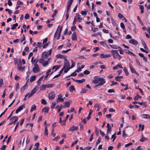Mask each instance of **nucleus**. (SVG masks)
<instances>
[{"label": "nucleus", "mask_w": 150, "mask_h": 150, "mask_svg": "<svg viewBox=\"0 0 150 150\" xmlns=\"http://www.w3.org/2000/svg\"><path fill=\"white\" fill-rule=\"evenodd\" d=\"M25 69V67H18V69L19 70V71H21V70H22L23 71V70H24Z\"/></svg>", "instance_id": "63"}, {"label": "nucleus", "mask_w": 150, "mask_h": 150, "mask_svg": "<svg viewBox=\"0 0 150 150\" xmlns=\"http://www.w3.org/2000/svg\"><path fill=\"white\" fill-rule=\"evenodd\" d=\"M111 52L112 53L113 57L114 59H117L119 60L121 59L122 57L119 54L117 50H112L111 51Z\"/></svg>", "instance_id": "3"}, {"label": "nucleus", "mask_w": 150, "mask_h": 150, "mask_svg": "<svg viewBox=\"0 0 150 150\" xmlns=\"http://www.w3.org/2000/svg\"><path fill=\"white\" fill-rule=\"evenodd\" d=\"M49 99H52L54 98L55 97V94L53 91L49 93Z\"/></svg>", "instance_id": "13"}, {"label": "nucleus", "mask_w": 150, "mask_h": 150, "mask_svg": "<svg viewBox=\"0 0 150 150\" xmlns=\"http://www.w3.org/2000/svg\"><path fill=\"white\" fill-rule=\"evenodd\" d=\"M129 42L133 45H137L138 43L137 41L133 39H131L129 41Z\"/></svg>", "instance_id": "17"}, {"label": "nucleus", "mask_w": 150, "mask_h": 150, "mask_svg": "<svg viewBox=\"0 0 150 150\" xmlns=\"http://www.w3.org/2000/svg\"><path fill=\"white\" fill-rule=\"evenodd\" d=\"M115 79L117 81H121V80L119 78V77H118V76H116L115 78Z\"/></svg>", "instance_id": "51"}, {"label": "nucleus", "mask_w": 150, "mask_h": 150, "mask_svg": "<svg viewBox=\"0 0 150 150\" xmlns=\"http://www.w3.org/2000/svg\"><path fill=\"white\" fill-rule=\"evenodd\" d=\"M142 137L141 139H140V141L142 142H145L146 140H148L147 138L144 137L143 135L142 136Z\"/></svg>", "instance_id": "31"}, {"label": "nucleus", "mask_w": 150, "mask_h": 150, "mask_svg": "<svg viewBox=\"0 0 150 150\" xmlns=\"http://www.w3.org/2000/svg\"><path fill=\"white\" fill-rule=\"evenodd\" d=\"M76 72V71H75L74 72H73V73H72L70 75L68 76V77H69L71 76H75L77 75V73Z\"/></svg>", "instance_id": "48"}, {"label": "nucleus", "mask_w": 150, "mask_h": 150, "mask_svg": "<svg viewBox=\"0 0 150 150\" xmlns=\"http://www.w3.org/2000/svg\"><path fill=\"white\" fill-rule=\"evenodd\" d=\"M110 47L114 49H118L120 48V47L118 46H117L115 45H110Z\"/></svg>", "instance_id": "35"}, {"label": "nucleus", "mask_w": 150, "mask_h": 150, "mask_svg": "<svg viewBox=\"0 0 150 150\" xmlns=\"http://www.w3.org/2000/svg\"><path fill=\"white\" fill-rule=\"evenodd\" d=\"M84 74H88L90 73V72L87 70H85L84 72Z\"/></svg>", "instance_id": "64"}, {"label": "nucleus", "mask_w": 150, "mask_h": 150, "mask_svg": "<svg viewBox=\"0 0 150 150\" xmlns=\"http://www.w3.org/2000/svg\"><path fill=\"white\" fill-rule=\"evenodd\" d=\"M107 127L108 129L107 131V134L109 133V132H111V127L110 126L109 123H108L107 125Z\"/></svg>", "instance_id": "19"}, {"label": "nucleus", "mask_w": 150, "mask_h": 150, "mask_svg": "<svg viewBox=\"0 0 150 150\" xmlns=\"http://www.w3.org/2000/svg\"><path fill=\"white\" fill-rule=\"evenodd\" d=\"M63 68L64 69V72L67 73L70 69V64L66 58H64V62Z\"/></svg>", "instance_id": "1"}, {"label": "nucleus", "mask_w": 150, "mask_h": 150, "mask_svg": "<svg viewBox=\"0 0 150 150\" xmlns=\"http://www.w3.org/2000/svg\"><path fill=\"white\" fill-rule=\"evenodd\" d=\"M139 127H140V128L142 127L141 130L142 131L144 129V125H143L142 126V125L141 124H139Z\"/></svg>", "instance_id": "58"}, {"label": "nucleus", "mask_w": 150, "mask_h": 150, "mask_svg": "<svg viewBox=\"0 0 150 150\" xmlns=\"http://www.w3.org/2000/svg\"><path fill=\"white\" fill-rule=\"evenodd\" d=\"M56 57L58 58L59 59L64 58V59L65 58H66L65 56L59 54H58L56 55Z\"/></svg>", "instance_id": "16"}, {"label": "nucleus", "mask_w": 150, "mask_h": 150, "mask_svg": "<svg viewBox=\"0 0 150 150\" xmlns=\"http://www.w3.org/2000/svg\"><path fill=\"white\" fill-rule=\"evenodd\" d=\"M78 126H73L72 127H71L69 130L71 131H76L78 129Z\"/></svg>", "instance_id": "15"}, {"label": "nucleus", "mask_w": 150, "mask_h": 150, "mask_svg": "<svg viewBox=\"0 0 150 150\" xmlns=\"http://www.w3.org/2000/svg\"><path fill=\"white\" fill-rule=\"evenodd\" d=\"M39 88V86H37L31 91L28 97V98L32 96L37 91V90Z\"/></svg>", "instance_id": "5"}, {"label": "nucleus", "mask_w": 150, "mask_h": 150, "mask_svg": "<svg viewBox=\"0 0 150 150\" xmlns=\"http://www.w3.org/2000/svg\"><path fill=\"white\" fill-rule=\"evenodd\" d=\"M69 90L70 92H73L75 90V88H74V86L73 85H71L70 86Z\"/></svg>", "instance_id": "30"}, {"label": "nucleus", "mask_w": 150, "mask_h": 150, "mask_svg": "<svg viewBox=\"0 0 150 150\" xmlns=\"http://www.w3.org/2000/svg\"><path fill=\"white\" fill-rule=\"evenodd\" d=\"M72 40L74 41L75 40H76V34L75 33H73L72 34Z\"/></svg>", "instance_id": "24"}, {"label": "nucleus", "mask_w": 150, "mask_h": 150, "mask_svg": "<svg viewBox=\"0 0 150 150\" xmlns=\"http://www.w3.org/2000/svg\"><path fill=\"white\" fill-rule=\"evenodd\" d=\"M71 50V49H68V50H63L62 51V52L63 54L66 53H67V52H68L69 51Z\"/></svg>", "instance_id": "55"}, {"label": "nucleus", "mask_w": 150, "mask_h": 150, "mask_svg": "<svg viewBox=\"0 0 150 150\" xmlns=\"http://www.w3.org/2000/svg\"><path fill=\"white\" fill-rule=\"evenodd\" d=\"M87 91V89H83L81 91V93H86Z\"/></svg>", "instance_id": "42"}, {"label": "nucleus", "mask_w": 150, "mask_h": 150, "mask_svg": "<svg viewBox=\"0 0 150 150\" xmlns=\"http://www.w3.org/2000/svg\"><path fill=\"white\" fill-rule=\"evenodd\" d=\"M99 48L98 47H94L93 48V50L94 52H96L97 50H98Z\"/></svg>", "instance_id": "56"}, {"label": "nucleus", "mask_w": 150, "mask_h": 150, "mask_svg": "<svg viewBox=\"0 0 150 150\" xmlns=\"http://www.w3.org/2000/svg\"><path fill=\"white\" fill-rule=\"evenodd\" d=\"M18 118L17 117H14L11 118L10 119V120L11 119L13 120H14L13 122H12V123H13L14 125L16 122L18 120Z\"/></svg>", "instance_id": "18"}, {"label": "nucleus", "mask_w": 150, "mask_h": 150, "mask_svg": "<svg viewBox=\"0 0 150 150\" xmlns=\"http://www.w3.org/2000/svg\"><path fill=\"white\" fill-rule=\"evenodd\" d=\"M129 66L131 72L132 73H134L138 76H139V74L134 70L130 64H129Z\"/></svg>", "instance_id": "12"}, {"label": "nucleus", "mask_w": 150, "mask_h": 150, "mask_svg": "<svg viewBox=\"0 0 150 150\" xmlns=\"http://www.w3.org/2000/svg\"><path fill=\"white\" fill-rule=\"evenodd\" d=\"M36 109V106L35 105H33L32 107L30 110V112H32L33 111L35 110Z\"/></svg>", "instance_id": "40"}, {"label": "nucleus", "mask_w": 150, "mask_h": 150, "mask_svg": "<svg viewBox=\"0 0 150 150\" xmlns=\"http://www.w3.org/2000/svg\"><path fill=\"white\" fill-rule=\"evenodd\" d=\"M87 11H81V13L82 15L86 16L87 15Z\"/></svg>", "instance_id": "49"}, {"label": "nucleus", "mask_w": 150, "mask_h": 150, "mask_svg": "<svg viewBox=\"0 0 150 150\" xmlns=\"http://www.w3.org/2000/svg\"><path fill=\"white\" fill-rule=\"evenodd\" d=\"M38 59H37L35 58V59H34L33 60L32 62H31L32 64H34V65H35V64L37 65V63L38 62Z\"/></svg>", "instance_id": "27"}, {"label": "nucleus", "mask_w": 150, "mask_h": 150, "mask_svg": "<svg viewBox=\"0 0 150 150\" xmlns=\"http://www.w3.org/2000/svg\"><path fill=\"white\" fill-rule=\"evenodd\" d=\"M25 104H23L22 105L20 106L16 110V113H18V112L21 111L23 109V108L25 107Z\"/></svg>", "instance_id": "7"}, {"label": "nucleus", "mask_w": 150, "mask_h": 150, "mask_svg": "<svg viewBox=\"0 0 150 150\" xmlns=\"http://www.w3.org/2000/svg\"><path fill=\"white\" fill-rule=\"evenodd\" d=\"M118 17L120 19H122V18L124 17L123 16L121 13H119L118 14Z\"/></svg>", "instance_id": "61"}, {"label": "nucleus", "mask_w": 150, "mask_h": 150, "mask_svg": "<svg viewBox=\"0 0 150 150\" xmlns=\"http://www.w3.org/2000/svg\"><path fill=\"white\" fill-rule=\"evenodd\" d=\"M15 86H16V91H17V89L19 88V83H17L15 85Z\"/></svg>", "instance_id": "57"}, {"label": "nucleus", "mask_w": 150, "mask_h": 150, "mask_svg": "<svg viewBox=\"0 0 150 150\" xmlns=\"http://www.w3.org/2000/svg\"><path fill=\"white\" fill-rule=\"evenodd\" d=\"M18 24L17 23H16L15 24H13V25L12 27H11V28L12 29H15L16 28V27L18 26Z\"/></svg>", "instance_id": "34"}, {"label": "nucleus", "mask_w": 150, "mask_h": 150, "mask_svg": "<svg viewBox=\"0 0 150 150\" xmlns=\"http://www.w3.org/2000/svg\"><path fill=\"white\" fill-rule=\"evenodd\" d=\"M36 77L35 75L32 76L30 79V81L32 82L34 81L36 79Z\"/></svg>", "instance_id": "32"}, {"label": "nucleus", "mask_w": 150, "mask_h": 150, "mask_svg": "<svg viewBox=\"0 0 150 150\" xmlns=\"http://www.w3.org/2000/svg\"><path fill=\"white\" fill-rule=\"evenodd\" d=\"M142 117L144 118H148L149 117V115L147 114H143L142 115Z\"/></svg>", "instance_id": "36"}, {"label": "nucleus", "mask_w": 150, "mask_h": 150, "mask_svg": "<svg viewBox=\"0 0 150 150\" xmlns=\"http://www.w3.org/2000/svg\"><path fill=\"white\" fill-rule=\"evenodd\" d=\"M71 63H72V65L71 66V67L70 68H72L73 67H74L75 65V63L74 62L73 60H71Z\"/></svg>", "instance_id": "44"}, {"label": "nucleus", "mask_w": 150, "mask_h": 150, "mask_svg": "<svg viewBox=\"0 0 150 150\" xmlns=\"http://www.w3.org/2000/svg\"><path fill=\"white\" fill-rule=\"evenodd\" d=\"M70 105V103L69 102H65V104L64 106V108H65L67 107H69Z\"/></svg>", "instance_id": "33"}, {"label": "nucleus", "mask_w": 150, "mask_h": 150, "mask_svg": "<svg viewBox=\"0 0 150 150\" xmlns=\"http://www.w3.org/2000/svg\"><path fill=\"white\" fill-rule=\"evenodd\" d=\"M56 105V103L55 102L53 103L51 107V108L52 109H54Z\"/></svg>", "instance_id": "50"}, {"label": "nucleus", "mask_w": 150, "mask_h": 150, "mask_svg": "<svg viewBox=\"0 0 150 150\" xmlns=\"http://www.w3.org/2000/svg\"><path fill=\"white\" fill-rule=\"evenodd\" d=\"M142 43L143 46H144V48L146 50H148L149 49L147 47V46L146 45L145 42L144 41L142 40Z\"/></svg>", "instance_id": "22"}, {"label": "nucleus", "mask_w": 150, "mask_h": 150, "mask_svg": "<svg viewBox=\"0 0 150 150\" xmlns=\"http://www.w3.org/2000/svg\"><path fill=\"white\" fill-rule=\"evenodd\" d=\"M30 17V16L29 14L28 13H26L25 14V19H28Z\"/></svg>", "instance_id": "52"}, {"label": "nucleus", "mask_w": 150, "mask_h": 150, "mask_svg": "<svg viewBox=\"0 0 150 150\" xmlns=\"http://www.w3.org/2000/svg\"><path fill=\"white\" fill-rule=\"evenodd\" d=\"M105 79L102 78H100V81L99 82V83L98 84V86L103 85L105 84Z\"/></svg>", "instance_id": "14"}, {"label": "nucleus", "mask_w": 150, "mask_h": 150, "mask_svg": "<svg viewBox=\"0 0 150 150\" xmlns=\"http://www.w3.org/2000/svg\"><path fill=\"white\" fill-rule=\"evenodd\" d=\"M46 85V88L52 87L54 86L53 84H48Z\"/></svg>", "instance_id": "41"}, {"label": "nucleus", "mask_w": 150, "mask_h": 150, "mask_svg": "<svg viewBox=\"0 0 150 150\" xmlns=\"http://www.w3.org/2000/svg\"><path fill=\"white\" fill-rule=\"evenodd\" d=\"M119 67L121 68H123V67H122V65L120 64H119L117 65L115 67H113V69L114 70L117 69H118Z\"/></svg>", "instance_id": "20"}, {"label": "nucleus", "mask_w": 150, "mask_h": 150, "mask_svg": "<svg viewBox=\"0 0 150 150\" xmlns=\"http://www.w3.org/2000/svg\"><path fill=\"white\" fill-rule=\"evenodd\" d=\"M48 61H45L42 65L43 67H45L48 65Z\"/></svg>", "instance_id": "38"}, {"label": "nucleus", "mask_w": 150, "mask_h": 150, "mask_svg": "<svg viewBox=\"0 0 150 150\" xmlns=\"http://www.w3.org/2000/svg\"><path fill=\"white\" fill-rule=\"evenodd\" d=\"M100 78L97 77H95L93 81V83L95 84L99 83L100 81Z\"/></svg>", "instance_id": "9"}, {"label": "nucleus", "mask_w": 150, "mask_h": 150, "mask_svg": "<svg viewBox=\"0 0 150 150\" xmlns=\"http://www.w3.org/2000/svg\"><path fill=\"white\" fill-rule=\"evenodd\" d=\"M41 103L42 104H46L47 102L46 100L44 99H42L41 100Z\"/></svg>", "instance_id": "54"}, {"label": "nucleus", "mask_w": 150, "mask_h": 150, "mask_svg": "<svg viewBox=\"0 0 150 150\" xmlns=\"http://www.w3.org/2000/svg\"><path fill=\"white\" fill-rule=\"evenodd\" d=\"M61 67L60 65H56L53 66L52 68V69H55V71H57L58 69H59Z\"/></svg>", "instance_id": "23"}, {"label": "nucleus", "mask_w": 150, "mask_h": 150, "mask_svg": "<svg viewBox=\"0 0 150 150\" xmlns=\"http://www.w3.org/2000/svg\"><path fill=\"white\" fill-rule=\"evenodd\" d=\"M45 61L43 59H40L39 60V62L42 65V64L44 63V62H45Z\"/></svg>", "instance_id": "45"}, {"label": "nucleus", "mask_w": 150, "mask_h": 150, "mask_svg": "<svg viewBox=\"0 0 150 150\" xmlns=\"http://www.w3.org/2000/svg\"><path fill=\"white\" fill-rule=\"evenodd\" d=\"M62 27L61 26H60V25H59L58 26L57 28V29L56 31L55 32V33L54 34V37L56 38L58 36L57 39V40L59 39L60 37V34L61 33V31L62 30Z\"/></svg>", "instance_id": "2"}, {"label": "nucleus", "mask_w": 150, "mask_h": 150, "mask_svg": "<svg viewBox=\"0 0 150 150\" xmlns=\"http://www.w3.org/2000/svg\"><path fill=\"white\" fill-rule=\"evenodd\" d=\"M73 0H68L67 3V9L69 10Z\"/></svg>", "instance_id": "11"}, {"label": "nucleus", "mask_w": 150, "mask_h": 150, "mask_svg": "<svg viewBox=\"0 0 150 150\" xmlns=\"http://www.w3.org/2000/svg\"><path fill=\"white\" fill-rule=\"evenodd\" d=\"M74 18L76 19L78 22H80L82 20V18L81 17L80 15L79 14H76Z\"/></svg>", "instance_id": "6"}, {"label": "nucleus", "mask_w": 150, "mask_h": 150, "mask_svg": "<svg viewBox=\"0 0 150 150\" xmlns=\"http://www.w3.org/2000/svg\"><path fill=\"white\" fill-rule=\"evenodd\" d=\"M111 56L110 54H101L100 55V57L101 58H105L110 57Z\"/></svg>", "instance_id": "10"}, {"label": "nucleus", "mask_w": 150, "mask_h": 150, "mask_svg": "<svg viewBox=\"0 0 150 150\" xmlns=\"http://www.w3.org/2000/svg\"><path fill=\"white\" fill-rule=\"evenodd\" d=\"M91 30L93 32H95L98 30V28H91Z\"/></svg>", "instance_id": "46"}, {"label": "nucleus", "mask_w": 150, "mask_h": 150, "mask_svg": "<svg viewBox=\"0 0 150 150\" xmlns=\"http://www.w3.org/2000/svg\"><path fill=\"white\" fill-rule=\"evenodd\" d=\"M48 130L47 129V126H46L45 127V130L44 133V135H46L47 136L48 135Z\"/></svg>", "instance_id": "29"}, {"label": "nucleus", "mask_w": 150, "mask_h": 150, "mask_svg": "<svg viewBox=\"0 0 150 150\" xmlns=\"http://www.w3.org/2000/svg\"><path fill=\"white\" fill-rule=\"evenodd\" d=\"M123 70L126 75L128 76L129 75V73L126 67L124 68Z\"/></svg>", "instance_id": "37"}, {"label": "nucleus", "mask_w": 150, "mask_h": 150, "mask_svg": "<svg viewBox=\"0 0 150 150\" xmlns=\"http://www.w3.org/2000/svg\"><path fill=\"white\" fill-rule=\"evenodd\" d=\"M49 55L48 54V52H44L42 53V57L43 59H46L49 56Z\"/></svg>", "instance_id": "8"}, {"label": "nucleus", "mask_w": 150, "mask_h": 150, "mask_svg": "<svg viewBox=\"0 0 150 150\" xmlns=\"http://www.w3.org/2000/svg\"><path fill=\"white\" fill-rule=\"evenodd\" d=\"M91 148V146H88L83 149L82 150H89Z\"/></svg>", "instance_id": "60"}, {"label": "nucleus", "mask_w": 150, "mask_h": 150, "mask_svg": "<svg viewBox=\"0 0 150 150\" xmlns=\"http://www.w3.org/2000/svg\"><path fill=\"white\" fill-rule=\"evenodd\" d=\"M129 118H131L132 120H135V117L133 115H130L129 116Z\"/></svg>", "instance_id": "53"}, {"label": "nucleus", "mask_w": 150, "mask_h": 150, "mask_svg": "<svg viewBox=\"0 0 150 150\" xmlns=\"http://www.w3.org/2000/svg\"><path fill=\"white\" fill-rule=\"evenodd\" d=\"M42 45V43H41V42H38L37 43V46L38 47L40 48L41 47Z\"/></svg>", "instance_id": "59"}, {"label": "nucleus", "mask_w": 150, "mask_h": 150, "mask_svg": "<svg viewBox=\"0 0 150 150\" xmlns=\"http://www.w3.org/2000/svg\"><path fill=\"white\" fill-rule=\"evenodd\" d=\"M46 88V85L42 84L41 85L40 87V91L45 90Z\"/></svg>", "instance_id": "26"}, {"label": "nucleus", "mask_w": 150, "mask_h": 150, "mask_svg": "<svg viewBox=\"0 0 150 150\" xmlns=\"http://www.w3.org/2000/svg\"><path fill=\"white\" fill-rule=\"evenodd\" d=\"M34 67L33 68L32 71L34 73H37L40 71V68L38 65H34Z\"/></svg>", "instance_id": "4"}, {"label": "nucleus", "mask_w": 150, "mask_h": 150, "mask_svg": "<svg viewBox=\"0 0 150 150\" xmlns=\"http://www.w3.org/2000/svg\"><path fill=\"white\" fill-rule=\"evenodd\" d=\"M116 137V136L115 135V134H113L111 138L112 139H113V140H112V142H114V141L115 140Z\"/></svg>", "instance_id": "47"}, {"label": "nucleus", "mask_w": 150, "mask_h": 150, "mask_svg": "<svg viewBox=\"0 0 150 150\" xmlns=\"http://www.w3.org/2000/svg\"><path fill=\"white\" fill-rule=\"evenodd\" d=\"M63 96L62 94H59L58 95V99L59 100V101L63 102L64 100V99L62 98Z\"/></svg>", "instance_id": "21"}, {"label": "nucleus", "mask_w": 150, "mask_h": 150, "mask_svg": "<svg viewBox=\"0 0 150 150\" xmlns=\"http://www.w3.org/2000/svg\"><path fill=\"white\" fill-rule=\"evenodd\" d=\"M94 107H97V108H98V110H97L98 111H99L100 110V108H101V107L99 106V105L98 103L96 104L95 105Z\"/></svg>", "instance_id": "43"}, {"label": "nucleus", "mask_w": 150, "mask_h": 150, "mask_svg": "<svg viewBox=\"0 0 150 150\" xmlns=\"http://www.w3.org/2000/svg\"><path fill=\"white\" fill-rule=\"evenodd\" d=\"M49 108L47 107H45L43 108L42 110L44 111L45 113H47L48 112Z\"/></svg>", "instance_id": "28"}, {"label": "nucleus", "mask_w": 150, "mask_h": 150, "mask_svg": "<svg viewBox=\"0 0 150 150\" xmlns=\"http://www.w3.org/2000/svg\"><path fill=\"white\" fill-rule=\"evenodd\" d=\"M26 84H25L21 88V92L24 91L25 89V87H26Z\"/></svg>", "instance_id": "39"}, {"label": "nucleus", "mask_w": 150, "mask_h": 150, "mask_svg": "<svg viewBox=\"0 0 150 150\" xmlns=\"http://www.w3.org/2000/svg\"><path fill=\"white\" fill-rule=\"evenodd\" d=\"M101 141V138L100 137H99L96 142V144L97 145L99 143H100Z\"/></svg>", "instance_id": "62"}, {"label": "nucleus", "mask_w": 150, "mask_h": 150, "mask_svg": "<svg viewBox=\"0 0 150 150\" xmlns=\"http://www.w3.org/2000/svg\"><path fill=\"white\" fill-rule=\"evenodd\" d=\"M75 81L79 83H81L83 82H84L85 81V79H82L81 80H75Z\"/></svg>", "instance_id": "25"}]
</instances>
